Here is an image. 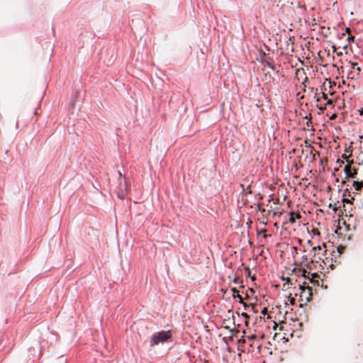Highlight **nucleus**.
Here are the masks:
<instances>
[{"mask_svg": "<svg viewBox=\"0 0 363 363\" xmlns=\"http://www.w3.org/2000/svg\"><path fill=\"white\" fill-rule=\"evenodd\" d=\"M350 196H351L350 191L348 189H346L345 190H344L343 194H342L343 198H349Z\"/></svg>", "mask_w": 363, "mask_h": 363, "instance_id": "nucleus-14", "label": "nucleus"}, {"mask_svg": "<svg viewBox=\"0 0 363 363\" xmlns=\"http://www.w3.org/2000/svg\"><path fill=\"white\" fill-rule=\"evenodd\" d=\"M313 233H314L319 234V233H318V230H313Z\"/></svg>", "mask_w": 363, "mask_h": 363, "instance_id": "nucleus-32", "label": "nucleus"}, {"mask_svg": "<svg viewBox=\"0 0 363 363\" xmlns=\"http://www.w3.org/2000/svg\"><path fill=\"white\" fill-rule=\"evenodd\" d=\"M350 28H347L346 32H350Z\"/></svg>", "mask_w": 363, "mask_h": 363, "instance_id": "nucleus-35", "label": "nucleus"}, {"mask_svg": "<svg viewBox=\"0 0 363 363\" xmlns=\"http://www.w3.org/2000/svg\"><path fill=\"white\" fill-rule=\"evenodd\" d=\"M257 210H258L259 211L262 212V213H264V212H266V210H265L264 208H262V206H261V205H260V204H259V205L257 206Z\"/></svg>", "mask_w": 363, "mask_h": 363, "instance_id": "nucleus-18", "label": "nucleus"}, {"mask_svg": "<svg viewBox=\"0 0 363 363\" xmlns=\"http://www.w3.org/2000/svg\"><path fill=\"white\" fill-rule=\"evenodd\" d=\"M252 280H255V277H252Z\"/></svg>", "mask_w": 363, "mask_h": 363, "instance_id": "nucleus-36", "label": "nucleus"}, {"mask_svg": "<svg viewBox=\"0 0 363 363\" xmlns=\"http://www.w3.org/2000/svg\"><path fill=\"white\" fill-rule=\"evenodd\" d=\"M351 68L352 69H356L358 73L360 72V67L358 66V64L356 63V62H352L351 63Z\"/></svg>", "mask_w": 363, "mask_h": 363, "instance_id": "nucleus-13", "label": "nucleus"}, {"mask_svg": "<svg viewBox=\"0 0 363 363\" xmlns=\"http://www.w3.org/2000/svg\"><path fill=\"white\" fill-rule=\"evenodd\" d=\"M321 94H322V97H323V99L324 100H326V101H327V100L328 99V95H327L326 94H325L324 92H322V93H321Z\"/></svg>", "mask_w": 363, "mask_h": 363, "instance_id": "nucleus-22", "label": "nucleus"}, {"mask_svg": "<svg viewBox=\"0 0 363 363\" xmlns=\"http://www.w3.org/2000/svg\"><path fill=\"white\" fill-rule=\"evenodd\" d=\"M290 282V279L287 278V283Z\"/></svg>", "mask_w": 363, "mask_h": 363, "instance_id": "nucleus-34", "label": "nucleus"}, {"mask_svg": "<svg viewBox=\"0 0 363 363\" xmlns=\"http://www.w3.org/2000/svg\"><path fill=\"white\" fill-rule=\"evenodd\" d=\"M353 186L356 191H359L363 186L362 182L354 181L353 182Z\"/></svg>", "mask_w": 363, "mask_h": 363, "instance_id": "nucleus-7", "label": "nucleus"}, {"mask_svg": "<svg viewBox=\"0 0 363 363\" xmlns=\"http://www.w3.org/2000/svg\"><path fill=\"white\" fill-rule=\"evenodd\" d=\"M240 187L242 188L243 191H245V194H252L250 184L245 185V184H241Z\"/></svg>", "mask_w": 363, "mask_h": 363, "instance_id": "nucleus-8", "label": "nucleus"}, {"mask_svg": "<svg viewBox=\"0 0 363 363\" xmlns=\"http://www.w3.org/2000/svg\"><path fill=\"white\" fill-rule=\"evenodd\" d=\"M266 232H267V229H262L258 232V235L262 233L264 235V238H266L268 236V235L266 234Z\"/></svg>", "mask_w": 363, "mask_h": 363, "instance_id": "nucleus-16", "label": "nucleus"}, {"mask_svg": "<svg viewBox=\"0 0 363 363\" xmlns=\"http://www.w3.org/2000/svg\"><path fill=\"white\" fill-rule=\"evenodd\" d=\"M267 311H267V308H266V307H265V308H264L262 309V312H261V313H262V314L265 315V314H267Z\"/></svg>", "mask_w": 363, "mask_h": 363, "instance_id": "nucleus-23", "label": "nucleus"}, {"mask_svg": "<svg viewBox=\"0 0 363 363\" xmlns=\"http://www.w3.org/2000/svg\"><path fill=\"white\" fill-rule=\"evenodd\" d=\"M250 307L252 308V310L255 312V313H257V311L255 309V306L253 305V304H250Z\"/></svg>", "mask_w": 363, "mask_h": 363, "instance_id": "nucleus-26", "label": "nucleus"}, {"mask_svg": "<svg viewBox=\"0 0 363 363\" xmlns=\"http://www.w3.org/2000/svg\"><path fill=\"white\" fill-rule=\"evenodd\" d=\"M321 250H322V248H321V247H320V246H317V247H313V251H314V252H315V253L316 252H319V251H320Z\"/></svg>", "mask_w": 363, "mask_h": 363, "instance_id": "nucleus-17", "label": "nucleus"}, {"mask_svg": "<svg viewBox=\"0 0 363 363\" xmlns=\"http://www.w3.org/2000/svg\"><path fill=\"white\" fill-rule=\"evenodd\" d=\"M343 157L347 160V162L348 163L344 167V172H345L347 177H350V178H353V179L356 178L357 174V169H352L351 166H350V164L352 163L353 161L352 160L349 161L347 160V157H345V156H343Z\"/></svg>", "mask_w": 363, "mask_h": 363, "instance_id": "nucleus-5", "label": "nucleus"}, {"mask_svg": "<svg viewBox=\"0 0 363 363\" xmlns=\"http://www.w3.org/2000/svg\"><path fill=\"white\" fill-rule=\"evenodd\" d=\"M260 223H262L264 225H267V221L263 220V221H261Z\"/></svg>", "mask_w": 363, "mask_h": 363, "instance_id": "nucleus-31", "label": "nucleus"}, {"mask_svg": "<svg viewBox=\"0 0 363 363\" xmlns=\"http://www.w3.org/2000/svg\"><path fill=\"white\" fill-rule=\"evenodd\" d=\"M352 200H354V199L353 197H352L351 199L343 198L342 199V203H343V204L352 203Z\"/></svg>", "mask_w": 363, "mask_h": 363, "instance_id": "nucleus-12", "label": "nucleus"}, {"mask_svg": "<svg viewBox=\"0 0 363 363\" xmlns=\"http://www.w3.org/2000/svg\"><path fill=\"white\" fill-rule=\"evenodd\" d=\"M264 334H262L261 335H258L254 334V335H250V336L247 337V338L250 340H257V339H264Z\"/></svg>", "mask_w": 363, "mask_h": 363, "instance_id": "nucleus-9", "label": "nucleus"}, {"mask_svg": "<svg viewBox=\"0 0 363 363\" xmlns=\"http://www.w3.org/2000/svg\"><path fill=\"white\" fill-rule=\"evenodd\" d=\"M274 70V67L269 63L266 62L264 65L263 72L264 75L262 77V80L265 82V83H271L274 78L272 77V71Z\"/></svg>", "mask_w": 363, "mask_h": 363, "instance_id": "nucleus-4", "label": "nucleus"}, {"mask_svg": "<svg viewBox=\"0 0 363 363\" xmlns=\"http://www.w3.org/2000/svg\"><path fill=\"white\" fill-rule=\"evenodd\" d=\"M290 218L289 219V221L291 223H294L296 222V218H295V212L294 211H291L290 213Z\"/></svg>", "mask_w": 363, "mask_h": 363, "instance_id": "nucleus-10", "label": "nucleus"}, {"mask_svg": "<svg viewBox=\"0 0 363 363\" xmlns=\"http://www.w3.org/2000/svg\"><path fill=\"white\" fill-rule=\"evenodd\" d=\"M118 186L117 187V194L120 199H124L128 191V186L127 184L126 179L121 172H118Z\"/></svg>", "mask_w": 363, "mask_h": 363, "instance_id": "nucleus-2", "label": "nucleus"}, {"mask_svg": "<svg viewBox=\"0 0 363 363\" xmlns=\"http://www.w3.org/2000/svg\"><path fill=\"white\" fill-rule=\"evenodd\" d=\"M172 337V333L170 330L167 331H160L155 333L150 340V346L154 347L156 345H158L160 342H164L167 341Z\"/></svg>", "mask_w": 363, "mask_h": 363, "instance_id": "nucleus-1", "label": "nucleus"}, {"mask_svg": "<svg viewBox=\"0 0 363 363\" xmlns=\"http://www.w3.org/2000/svg\"><path fill=\"white\" fill-rule=\"evenodd\" d=\"M306 283L304 282L303 284H299L300 297L302 300L306 302H308L312 299L313 289L309 286H306Z\"/></svg>", "mask_w": 363, "mask_h": 363, "instance_id": "nucleus-3", "label": "nucleus"}, {"mask_svg": "<svg viewBox=\"0 0 363 363\" xmlns=\"http://www.w3.org/2000/svg\"><path fill=\"white\" fill-rule=\"evenodd\" d=\"M241 315L245 319V325L247 327L249 324L250 315L247 313H242Z\"/></svg>", "mask_w": 363, "mask_h": 363, "instance_id": "nucleus-11", "label": "nucleus"}, {"mask_svg": "<svg viewBox=\"0 0 363 363\" xmlns=\"http://www.w3.org/2000/svg\"><path fill=\"white\" fill-rule=\"evenodd\" d=\"M245 271H247L248 272V275L250 276V268L249 267H245Z\"/></svg>", "mask_w": 363, "mask_h": 363, "instance_id": "nucleus-29", "label": "nucleus"}, {"mask_svg": "<svg viewBox=\"0 0 363 363\" xmlns=\"http://www.w3.org/2000/svg\"><path fill=\"white\" fill-rule=\"evenodd\" d=\"M362 112H363V110H362V111H360V114H362Z\"/></svg>", "mask_w": 363, "mask_h": 363, "instance_id": "nucleus-39", "label": "nucleus"}, {"mask_svg": "<svg viewBox=\"0 0 363 363\" xmlns=\"http://www.w3.org/2000/svg\"><path fill=\"white\" fill-rule=\"evenodd\" d=\"M362 112H363V110H362V111H360V114H362Z\"/></svg>", "mask_w": 363, "mask_h": 363, "instance_id": "nucleus-37", "label": "nucleus"}, {"mask_svg": "<svg viewBox=\"0 0 363 363\" xmlns=\"http://www.w3.org/2000/svg\"><path fill=\"white\" fill-rule=\"evenodd\" d=\"M239 279L240 278L238 277H235L233 278V279L232 280V281L234 283V284H238L239 282Z\"/></svg>", "mask_w": 363, "mask_h": 363, "instance_id": "nucleus-20", "label": "nucleus"}, {"mask_svg": "<svg viewBox=\"0 0 363 363\" xmlns=\"http://www.w3.org/2000/svg\"><path fill=\"white\" fill-rule=\"evenodd\" d=\"M301 216V214L300 213H295V218L296 219V218H300Z\"/></svg>", "mask_w": 363, "mask_h": 363, "instance_id": "nucleus-27", "label": "nucleus"}, {"mask_svg": "<svg viewBox=\"0 0 363 363\" xmlns=\"http://www.w3.org/2000/svg\"><path fill=\"white\" fill-rule=\"evenodd\" d=\"M236 298H238L239 299V302L240 303H244L243 298L240 294H237Z\"/></svg>", "mask_w": 363, "mask_h": 363, "instance_id": "nucleus-19", "label": "nucleus"}, {"mask_svg": "<svg viewBox=\"0 0 363 363\" xmlns=\"http://www.w3.org/2000/svg\"><path fill=\"white\" fill-rule=\"evenodd\" d=\"M231 291L233 292V298H236V295L239 294V291L235 287L232 288Z\"/></svg>", "mask_w": 363, "mask_h": 363, "instance_id": "nucleus-15", "label": "nucleus"}, {"mask_svg": "<svg viewBox=\"0 0 363 363\" xmlns=\"http://www.w3.org/2000/svg\"><path fill=\"white\" fill-rule=\"evenodd\" d=\"M362 112H363V110H362V111H360V114H362Z\"/></svg>", "mask_w": 363, "mask_h": 363, "instance_id": "nucleus-38", "label": "nucleus"}, {"mask_svg": "<svg viewBox=\"0 0 363 363\" xmlns=\"http://www.w3.org/2000/svg\"><path fill=\"white\" fill-rule=\"evenodd\" d=\"M290 303H291V304H294V303H295V299H294V298H290Z\"/></svg>", "mask_w": 363, "mask_h": 363, "instance_id": "nucleus-28", "label": "nucleus"}, {"mask_svg": "<svg viewBox=\"0 0 363 363\" xmlns=\"http://www.w3.org/2000/svg\"><path fill=\"white\" fill-rule=\"evenodd\" d=\"M333 104V101L332 99H328L327 100V102H326V104H329V105H331Z\"/></svg>", "mask_w": 363, "mask_h": 363, "instance_id": "nucleus-24", "label": "nucleus"}, {"mask_svg": "<svg viewBox=\"0 0 363 363\" xmlns=\"http://www.w3.org/2000/svg\"><path fill=\"white\" fill-rule=\"evenodd\" d=\"M281 214V213H279V214L277 213V212H273V217L276 216L277 215H278L279 216H280Z\"/></svg>", "mask_w": 363, "mask_h": 363, "instance_id": "nucleus-30", "label": "nucleus"}, {"mask_svg": "<svg viewBox=\"0 0 363 363\" xmlns=\"http://www.w3.org/2000/svg\"><path fill=\"white\" fill-rule=\"evenodd\" d=\"M344 250H345V247H342V246H340V247H338V248H337V250H338V252H339L340 254H341V253H342V252L344 251Z\"/></svg>", "mask_w": 363, "mask_h": 363, "instance_id": "nucleus-21", "label": "nucleus"}, {"mask_svg": "<svg viewBox=\"0 0 363 363\" xmlns=\"http://www.w3.org/2000/svg\"><path fill=\"white\" fill-rule=\"evenodd\" d=\"M353 203L343 204V213L346 216H352Z\"/></svg>", "mask_w": 363, "mask_h": 363, "instance_id": "nucleus-6", "label": "nucleus"}, {"mask_svg": "<svg viewBox=\"0 0 363 363\" xmlns=\"http://www.w3.org/2000/svg\"><path fill=\"white\" fill-rule=\"evenodd\" d=\"M245 308V310H247L249 307H250V305H247L244 302V303H242Z\"/></svg>", "mask_w": 363, "mask_h": 363, "instance_id": "nucleus-25", "label": "nucleus"}, {"mask_svg": "<svg viewBox=\"0 0 363 363\" xmlns=\"http://www.w3.org/2000/svg\"><path fill=\"white\" fill-rule=\"evenodd\" d=\"M319 109H320L321 111H323L324 109V108L321 107V106H318Z\"/></svg>", "mask_w": 363, "mask_h": 363, "instance_id": "nucleus-33", "label": "nucleus"}]
</instances>
